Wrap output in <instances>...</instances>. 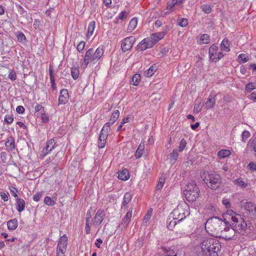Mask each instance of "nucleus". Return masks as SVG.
<instances>
[{
  "mask_svg": "<svg viewBox=\"0 0 256 256\" xmlns=\"http://www.w3.org/2000/svg\"><path fill=\"white\" fill-rule=\"evenodd\" d=\"M231 154L230 152L228 150H221L218 154V156L222 158H224L227 156H228Z\"/></svg>",
  "mask_w": 256,
  "mask_h": 256,
  "instance_id": "obj_35",
  "label": "nucleus"
},
{
  "mask_svg": "<svg viewBox=\"0 0 256 256\" xmlns=\"http://www.w3.org/2000/svg\"><path fill=\"white\" fill-rule=\"evenodd\" d=\"M4 122L8 124H10L14 120V118L12 115H6L4 117Z\"/></svg>",
  "mask_w": 256,
  "mask_h": 256,
  "instance_id": "obj_54",
  "label": "nucleus"
},
{
  "mask_svg": "<svg viewBox=\"0 0 256 256\" xmlns=\"http://www.w3.org/2000/svg\"><path fill=\"white\" fill-rule=\"evenodd\" d=\"M178 150L177 148L174 149L172 153L170 154V158L171 161L175 162L178 156Z\"/></svg>",
  "mask_w": 256,
  "mask_h": 256,
  "instance_id": "obj_38",
  "label": "nucleus"
},
{
  "mask_svg": "<svg viewBox=\"0 0 256 256\" xmlns=\"http://www.w3.org/2000/svg\"><path fill=\"white\" fill-rule=\"evenodd\" d=\"M172 214V218L182 223L183 220L190 214L189 206L188 205H184V206H178L176 208L174 209Z\"/></svg>",
  "mask_w": 256,
  "mask_h": 256,
  "instance_id": "obj_8",
  "label": "nucleus"
},
{
  "mask_svg": "<svg viewBox=\"0 0 256 256\" xmlns=\"http://www.w3.org/2000/svg\"><path fill=\"white\" fill-rule=\"evenodd\" d=\"M201 253L204 256H218L221 244L218 240L208 238L204 240L200 244Z\"/></svg>",
  "mask_w": 256,
  "mask_h": 256,
  "instance_id": "obj_2",
  "label": "nucleus"
},
{
  "mask_svg": "<svg viewBox=\"0 0 256 256\" xmlns=\"http://www.w3.org/2000/svg\"><path fill=\"white\" fill-rule=\"evenodd\" d=\"M18 40L22 44L26 42V37L22 32H18L16 34Z\"/></svg>",
  "mask_w": 256,
  "mask_h": 256,
  "instance_id": "obj_39",
  "label": "nucleus"
},
{
  "mask_svg": "<svg viewBox=\"0 0 256 256\" xmlns=\"http://www.w3.org/2000/svg\"><path fill=\"white\" fill-rule=\"evenodd\" d=\"M224 225V220H222L217 216H213L207 220L205 224V228L210 234L218 238Z\"/></svg>",
  "mask_w": 256,
  "mask_h": 256,
  "instance_id": "obj_3",
  "label": "nucleus"
},
{
  "mask_svg": "<svg viewBox=\"0 0 256 256\" xmlns=\"http://www.w3.org/2000/svg\"><path fill=\"white\" fill-rule=\"evenodd\" d=\"M186 140L184 139H182L180 142L178 149V152H182L186 147Z\"/></svg>",
  "mask_w": 256,
  "mask_h": 256,
  "instance_id": "obj_47",
  "label": "nucleus"
},
{
  "mask_svg": "<svg viewBox=\"0 0 256 256\" xmlns=\"http://www.w3.org/2000/svg\"><path fill=\"white\" fill-rule=\"evenodd\" d=\"M71 75L74 80H77L80 75L79 70L76 67H72L70 70Z\"/></svg>",
  "mask_w": 256,
  "mask_h": 256,
  "instance_id": "obj_34",
  "label": "nucleus"
},
{
  "mask_svg": "<svg viewBox=\"0 0 256 256\" xmlns=\"http://www.w3.org/2000/svg\"><path fill=\"white\" fill-rule=\"evenodd\" d=\"M158 69V66L156 64H152L150 67L144 72V75L150 78L156 72Z\"/></svg>",
  "mask_w": 256,
  "mask_h": 256,
  "instance_id": "obj_24",
  "label": "nucleus"
},
{
  "mask_svg": "<svg viewBox=\"0 0 256 256\" xmlns=\"http://www.w3.org/2000/svg\"><path fill=\"white\" fill-rule=\"evenodd\" d=\"M177 24L182 28L186 27L188 24V20L185 18L180 19L178 20Z\"/></svg>",
  "mask_w": 256,
  "mask_h": 256,
  "instance_id": "obj_42",
  "label": "nucleus"
},
{
  "mask_svg": "<svg viewBox=\"0 0 256 256\" xmlns=\"http://www.w3.org/2000/svg\"><path fill=\"white\" fill-rule=\"evenodd\" d=\"M105 214L104 210H98L94 218V224L97 226H100L104 220Z\"/></svg>",
  "mask_w": 256,
  "mask_h": 256,
  "instance_id": "obj_16",
  "label": "nucleus"
},
{
  "mask_svg": "<svg viewBox=\"0 0 256 256\" xmlns=\"http://www.w3.org/2000/svg\"><path fill=\"white\" fill-rule=\"evenodd\" d=\"M222 228L218 238L224 239L225 240H230L232 238L235 236V231L230 226H226Z\"/></svg>",
  "mask_w": 256,
  "mask_h": 256,
  "instance_id": "obj_11",
  "label": "nucleus"
},
{
  "mask_svg": "<svg viewBox=\"0 0 256 256\" xmlns=\"http://www.w3.org/2000/svg\"><path fill=\"white\" fill-rule=\"evenodd\" d=\"M57 144L55 142L54 138H51L48 140L46 143V146L40 151V156L44 157L50 154L56 146Z\"/></svg>",
  "mask_w": 256,
  "mask_h": 256,
  "instance_id": "obj_12",
  "label": "nucleus"
},
{
  "mask_svg": "<svg viewBox=\"0 0 256 256\" xmlns=\"http://www.w3.org/2000/svg\"><path fill=\"white\" fill-rule=\"evenodd\" d=\"M69 94L66 89L64 88L60 90L58 98V104H64L68 102Z\"/></svg>",
  "mask_w": 256,
  "mask_h": 256,
  "instance_id": "obj_17",
  "label": "nucleus"
},
{
  "mask_svg": "<svg viewBox=\"0 0 256 256\" xmlns=\"http://www.w3.org/2000/svg\"><path fill=\"white\" fill-rule=\"evenodd\" d=\"M165 182V178H160L156 186V189L157 190H160L164 186Z\"/></svg>",
  "mask_w": 256,
  "mask_h": 256,
  "instance_id": "obj_43",
  "label": "nucleus"
},
{
  "mask_svg": "<svg viewBox=\"0 0 256 256\" xmlns=\"http://www.w3.org/2000/svg\"><path fill=\"white\" fill-rule=\"evenodd\" d=\"M250 136L249 132L244 130L242 134V140L243 142H246Z\"/></svg>",
  "mask_w": 256,
  "mask_h": 256,
  "instance_id": "obj_48",
  "label": "nucleus"
},
{
  "mask_svg": "<svg viewBox=\"0 0 256 256\" xmlns=\"http://www.w3.org/2000/svg\"><path fill=\"white\" fill-rule=\"evenodd\" d=\"M138 24V18L136 17L133 18L130 21L128 28L127 29L128 32H132L135 28L136 27Z\"/></svg>",
  "mask_w": 256,
  "mask_h": 256,
  "instance_id": "obj_21",
  "label": "nucleus"
},
{
  "mask_svg": "<svg viewBox=\"0 0 256 256\" xmlns=\"http://www.w3.org/2000/svg\"><path fill=\"white\" fill-rule=\"evenodd\" d=\"M118 174V178L123 180H126L130 178L128 170L126 169L120 171Z\"/></svg>",
  "mask_w": 256,
  "mask_h": 256,
  "instance_id": "obj_26",
  "label": "nucleus"
},
{
  "mask_svg": "<svg viewBox=\"0 0 256 256\" xmlns=\"http://www.w3.org/2000/svg\"><path fill=\"white\" fill-rule=\"evenodd\" d=\"M48 72H49V74L50 76V82H52V83L54 84V74H53L54 70H53V66L51 64L50 65Z\"/></svg>",
  "mask_w": 256,
  "mask_h": 256,
  "instance_id": "obj_52",
  "label": "nucleus"
},
{
  "mask_svg": "<svg viewBox=\"0 0 256 256\" xmlns=\"http://www.w3.org/2000/svg\"><path fill=\"white\" fill-rule=\"evenodd\" d=\"M120 114V113L119 110H115L112 112V113L110 116V119L111 120H113L114 122H116L117 120L118 119V118H119Z\"/></svg>",
  "mask_w": 256,
  "mask_h": 256,
  "instance_id": "obj_40",
  "label": "nucleus"
},
{
  "mask_svg": "<svg viewBox=\"0 0 256 256\" xmlns=\"http://www.w3.org/2000/svg\"><path fill=\"white\" fill-rule=\"evenodd\" d=\"M256 88V84L253 82H248L246 85V90L248 92H250Z\"/></svg>",
  "mask_w": 256,
  "mask_h": 256,
  "instance_id": "obj_41",
  "label": "nucleus"
},
{
  "mask_svg": "<svg viewBox=\"0 0 256 256\" xmlns=\"http://www.w3.org/2000/svg\"><path fill=\"white\" fill-rule=\"evenodd\" d=\"M168 48L167 47L163 48L160 50V54H162L161 56H163L166 54L168 52Z\"/></svg>",
  "mask_w": 256,
  "mask_h": 256,
  "instance_id": "obj_64",
  "label": "nucleus"
},
{
  "mask_svg": "<svg viewBox=\"0 0 256 256\" xmlns=\"http://www.w3.org/2000/svg\"><path fill=\"white\" fill-rule=\"evenodd\" d=\"M136 42V38L132 36H128L122 41L121 48L123 52L130 50L133 44Z\"/></svg>",
  "mask_w": 256,
  "mask_h": 256,
  "instance_id": "obj_13",
  "label": "nucleus"
},
{
  "mask_svg": "<svg viewBox=\"0 0 256 256\" xmlns=\"http://www.w3.org/2000/svg\"><path fill=\"white\" fill-rule=\"evenodd\" d=\"M230 46V41L226 38H224L222 40L220 46V48L221 50H224L226 52L230 51V49L229 48Z\"/></svg>",
  "mask_w": 256,
  "mask_h": 256,
  "instance_id": "obj_27",
  "label": "nucleus"
},
{
  "mask_svg": "<svg viewBox=\"0 0 256 256\" xmlns=\"http://www.w3.org/2000/svg\"><path fill=\"white\" fill-rule=\"evenodd\" d=\"M104 53V46L98 47L94 52V49L92 48L88 50L84 57V64H82L83 68H86L90 62L94 64L97 62L103 56Z\"/></svg>",
  "mask_w": 256,
  "mask_h": 256,
  "instance_id": "obj_5",
  "label": "nucleus"
},
{
  "mask_svg": "<svg viewBox=\"0 0 256 256\" xmlns=\"http://www.w3.org/2000/svg\"><path fill=\"white\" fill-rule=\"evenodd\" d=\"M16 200L17 210L19 212H22L25 208L26 203L24 200L23 199L19 198H16Z\"/></svg>",
  "mask_w": 256,
  "mask_h": 256,
  "instance_id": "obj_19",
  "label": "nucleus"
},
{
  "mask_svg": "<svg viewBox=\"0 0 256 256\" xmlns=\"http://www.w3.org/2000/svg\"><path fill=\"white\" fill-rule=\"evenodd\" d=\"M140 79H141L140 75L138 74H136L133 76L130 82L134 86H138L139 84V82H140Z\"/></svg>",
  "mask_w": 256,
  "mask_h": 256,
  "instance_id": "obj_32",
  "label": "nucleus"
},
{
  "mask_svg": "<svg viewBox=\"0 0 256 256\" xmlns=\"http://www.w3.org/2000/svg\"><path fill=\"white\" fill-rule=\"evenodd\" d=\"M5 146L10 151H12V150L15 149L16 146L14 140L12 136H10L7 138V140L6 142Z\"/></svg>",
  "mask_w": 256,
  "mask_h": 256,
  "instance_id": "obj_20",
  "label": "nucleus"
},
{
  "mask_svg": "<svg viewBox=\"0 0 256 256\" xmlns=\"http://www.w3.org/2000/svg\"><path fill=\"white\" fill-rule=\"evenodd\" d=\"M148 38H144L142 40L137 46L136 50L140 51H144L147 48H152V44L148 40Z\"/></svg>",
  "mask_w": 256,
  "mask_h": 256,
  "instance_id": "obj_18",
  "label": "nucleus"
},
{
  "mask_svg": "<svg viewBox=\"0 0 256 256\" xmlns=\"http://www.w3.org/2000/svg\"><path fill=\"white\" fill-rule=\"evenodd\" d=\"M200 176L206 186L212 190L218 189L222 184L220 175L214 171L204 172L201 173Z\"/></svg>",
  "mask_w": 256,
  "mask_h": 256,
  "instance_id": "obj_4",
  "label": "nucleus"
},
{
  "mask_svg": "<svg viewBox=\"0 0 256 256\" xmlns=\"http://www.w3.org/2000/svg\"><path fill=\"white\" fill-rule=\"evenodd\" d=\"M167 32L168 31L166 30L160 32L153 33L150 35V38H148V40L150 44H152V47L159 40L164 38Z\"/></svg>",
  "mask_w": 256,
  "mask_h": 256,
  "instance_id": "obj_14",
  "label": "nucleus"
},
{
  "mask_svg": "<svg viewBox=\"0 0 256 256\" xmlns=\"http://www.w3.org/2000/svg\"><path fill=\"white\" fill-rule=\"evenodd\" d=\"M210 42V36L208 34H203L201 36L199 43L200 44H207Z\"/></svg>",
  "mask_w": 256,
  "mask_h": 256,
  "instance_id": "obj_36",
  "label": "nucleus"
},
{
  "mask_svg": "<svg viewBox=\"0 0 256 256\" xmlns=\"http://www.w3.org/2000/svg\"><path fill=\"white\" fill-rule=\"evenodd\" d=\"M238 60H241L242 62H246L249 60V58L244 54H241L238 56Z\"/></svg>",
  "mask_w": 256,
  "mask_h": 256,
  "instance_id": "obj_49",
  "label": "nucleus"
},
{
  "mask_svg": "<svg viewBox=\"0 0 256 256\" xmlns=\"http://www.w3.org/2000/svg\"><path fill=\"white\" fill-rule=\"evenodd\" d=\"M106 140L103 139H99L98 142V147L99 148H102L105 146Z\"/></svg>",
  "mask_w": 256,
  "mask_h": 256,
  "instance_id": "obj_59",
  "label": "nucleus"
},
{
  "mask_svg": "<svg viewBox=\"0 0 256 256\" xmlns=\"http://www.w3.org/2000/svg\"><path fill=\"white\" fill-rule=\"evenodd\" d=\"M44 195V192H38L36 193L33 196V200L34 201L38 202L40 200L41 198Z\"/></svg>",
  "mask_w": 256,
  "mask_h": 256,
  "instance_id": "obj_46",
  "label": "nucleus"
},
{
  "mask_svg": "<svg viewBox=\"0 0 256 256\" xmlns=\"http://www.w3.org/2000/svg\"><path fill=\"white\" fill-rule=\"evenodd\" d=\"M129 119H130V118L129 117H126V118H124L122 119V122H121L120 125L118 126V128H117V131H120L122 128V127L123 125L126 124V123H127L129 122Z\"/></svg>",
  "mask_w": 256,
  "mask_h": 256,
  "instance_id": "obj_55",
  "label": "nucleus"
},
{
  "mask_svg": "<svg viewBox=\"0 0 256 256\" xmlns=\"http://www.w3.org/2000/svg\"><path fill=\"white\" fill-rule=\"evenodd\" d=\"M202 110V107L200 106V104H195L194 106V111L195 113L198 114Z\"/></svg>",
  "mask_w": 256,
  "mask_h": 256,
  "instance_id": "obj_61",
  "label": "nucleus"
},
{
  "mask_svg": "<svg viewBox=\"0 0 256 256\" xmlns=\"http://www.w3.org/2000/svg\"><path fill=\"white\" fill-rule=\"evenodd\" d=\"M144 142H141L139 146H138V148L135 152V154H134L135 157L136 158H140L142 156V154H144L143 152L144 151Z\"/></svg>",
  "mask_w": 256,
  "mask_h": 256,
  "instance_id": "obj_22",
  "label": "nucleus"
},
{
  "mask_svg": "<svg viewBox=\"0 0 256 256\" xmlns=\"http://www.w3.org/2000/svg\"><path fill=\"white\" fill-rule=\"evenodd\" d=\"M8 228L12 230H16L18 226V222L16 218H14L7 222Z\"/></svg>",
  "mask_w": 256,
  "mask_h": 256,
  "instance_id": "obj_23",
  "label": "nucleus"
},
{
  "mask_svg": "<svg viewBox=\"0 0 256 256\" xmlns=\"http://www.w3.org/2000/svg\"><path fill=\"white\" fill-rule=\"evenodd\" d=\"M200 190L194 182L188 184L184 190L186 199L188 202H194L198 197Z\"/></svg>",
  "mask_w": 256,
  "mask_h": 256,
  "instance_id": "obj_7",
  "label": "nucleus"
},
{
  "mask_svg": "<svg viewBox=\"0 0 256 256\" xmlns=\"http://www.w3.org/2000/svg\"><path fill=\"white\" fill-rule=\"evenodd\" d=\"M110 130V128H102L100 130L98 138L106 140Z\"/></svg>",
  "mask_w": 256,
  "mask_h": 256,
  "instance_id": "obj_25",
  "label": "nucleus"
},
{
  "mask_svg": "<svg viewBox=\"0 0 256 256\" xmlns=\"http://www.w3.org/2000/svg\"><path fill=\"white\" fill-rule=\"evenodd\" d=\"M247 168L250 171H256V162H250L248 165Z\"/></svg>",
  "mask_w": 256,
  "mask_h": 256,
  "instance_id": "obj_50",
  "label": "nucleus"
},
{
  "mask_svg": "<svg viewBox=\"0 0 256 256\" xmlns=\"http://www.w3.org/2000/svg\"><path fill=\"white\" fill-rule=\"evenodd\" d=\"M114 122H115L114 121L111 120L110 118L109 121L106 122L102 128H110V126L112 125Z\"/></svg>",
  "mask_w": 256,
  "mask_h": 256,
  "instance_id": "obj_63",
  "label": "nucleus"
},
{
  "mask_svg": "<svg viewBox=\"0 0 256 256\" xmlns=\"http://www.w3.org/2000/svg\"><path fill=\"white\" fill-rule=\"evenodd\" d=\"M84 46L85 42L84 41H81L77 46V50L80 52H81L84 50Z\"/></svg>",
  "mask_w": 256,
  "mask_h": 256,
  "instance_id": "obj_56",
  "label": "nucleus"
},
{
  "mask_svg": "<svg viewBox=\"0 0 256 256\" xmlns=\"http://www.w3.org/2000/svg\"><path fill=\"white\" fill-rule=\"evenodd\" d=\"M10 192L11 194L16 199V198H18L17 192H18V190L14 186H10Z\"/></svg>",
  "mask_w": 256,
  "mask_h": 256,
  "instance_id": "obj_53",
  "label": "nucleus"
},
{
  "mask_svg": "<svg viewBox=\"0 0 256 256\" xmlns=\"http://www.w3.org/2000/svg\"><path fill=\"white\" fill-rule=\"evenodd\" d=\"M234 184L240 188L244 189L248 186V183L244 182L242 178L236 179L234 180Z\"/></svg>",
  "mask_w": 256,
  "mask_h": 256,
  "instance_id": "obj_33",
  "label": "nucleus"
},
{
  "mask_svg": "<svg viewBox=\"0 0 256 256\" xmlns=\"http://www.w3.org/2000/svg\"><path fill=\"white\" fill-rule=\"evenodd\" d=\"M56 198H55V200H52V198L48 196H46L44 199V203L48 206H54L56 204Z\"/></svg>",
  "mask_w": 256,
  "mask_h": 256,
  "instance_id": "obj_37",
  "label": "nucleus"
},
{
  "mask_svg": "<svg viewBox=\"0 0 256 256\" xmlns=\"http://www.w3.org/2000/svg\"><path fill=\"white\" fill-rule=\"evenodd\" d=\"M68 238L66 234L60 236L58 240L56 256H65L68 246Z\"/></svg>",
  "mask_w": 256,
  "mask_h": 256,
  "instance_id": "obj_9",
  "label": "nucleus"
},
{
  "mask_svg": "<svg viewBox=\"0 0 256 256\" xmlns=\"http://www.w3.org/2000/svg\"><path fill=\"white\" fill-rule=\"evenodd\" d=\"M35 110V115L37 117H39V116L45 112L44 108L40 104H38L34 108Z\"/></svg>",
  "mask_w": 256,
  "mask_h": 256,
  "instance_id": "obj_30",
  "label": "nucleus"
},
{
  "mask_svg": "<svg viewBox=\"0 0 256 256\" xmlns=\"http://www.w3.org/2000/svg\"><path fill=\"white\" fill-rule=\"evenodd\" d=\"M96 26V22L94 21H92L89 23L88 28V32L86 34V38H89L90 36L92 34L93 32L95 29Z\"/></svg>",
  "mask_w": 256,
  "mask_h": 256,
  "instance_id": "obj_28",
  "label": "nucleus"
},
{
  "mask_svg": "<svg viewBox=\"0 0 256 256\" xmlns=\"http://www.w3.org/2000/svg\"><path fill=\"white\" fill-rule=\"evenodd\" d=\"M132 198V196L130 193L126 192L124 194L123 201H122V205L121 207V209L123 208V206H126L131 200Z\"/></svg>",
  "mask_w": 256,
  "mask_h": 256,
  "instance_id": "obj_29",
  "label": "nucleus"
},
{
  "mask_svg": "<svg viewBox=\"0 0 256 256\" xmlns=\"http://www.w3.org/2000/svg\"><path fill=\"white\" fill-rule=\"evenodd\" d=\"M132 212V208H130L128 210V212L126 213L124 217L122 219L120 224L118 226V228L122 230L126 228L130 221Z\"/></svg>",
  "mask_w": 256,
  "mask_h": 256,
  "instance_id": "obj_15",
  "label": "nucleus"
},
{
  "mask_svg": "<svg viewBox=\"0 0 256 256\" xmlns=\"http://www.w3.org/2000/svg\"><path fill=\"white\" fill-rule=\"evenodd\" d=\"M210 96L206 102V108L208 109L214 108L216 104V99L214 98H211Z\"/></svg>",
  "mask_w": 256,
  "mask_h": 256,
  "instance_id": "obj_31",
  "label": "nucleus"
},
{
  "mask_svg": "<svg viewBox=\"0 0 256 256\" xmlns=\"http://www.w3.org/2000/svg\"><path fill=\"white\" fill-rule=\"evenodd\" d=\"M222 217L226 226H230L235 232H237L243 234L246 232L247 224L240 214H237L232 210H229L222 214Z\"/></svg>",
  "mask_w": 256,
  "mask_h": 256,
  "instance_id": "obj_1",
  "label": "nucleus"
},
{
  "mask_svg": "<svg viewBox=\"0 0 256 256\" xmlns=\"http://www.w3.org/2000/svg\"><path fill=\"white\" fill-rule=\"evenodd\" d=\"M16 111L18 113L22 114L24 113L25 109L23 106H19L16 108Z\"/></svg>",
  "mask_w": 256,
  "mask_h": 256,
  "instance_id": "obj_62",
  "label": "nucleus"
},
{
  "mask_svg": "<svg viewBox=\"0 0 256 256\" xmlns=\"http://www.w3.org/2000/svg\"><path fill=\"white\" fill-rule=\"evenodd\" d=\"M177 252L172 249L169 248L166 250L163 254V256H176Z\"/></svg>",
  "mask_w": 256,
  "mask_h": 256,
  "instance_id": "obj_44",
  "label": "nucleus"
},
{
  "mask_svg": "<svg viewBox=\"0 0 256 256\" xmlns=\"http://www.w3.org/2000/svg\"><path fill=\"white\" fill-rule=\"evenodd\" d=\"M39 116L40 117L42 120L43 122L47 123L49 122V118L48 116L46 114L45 112L40 115Z\"/></svg>",
  "mask_w": 256,
  "mask_h": 256,
  "instance_id": "obj_58",
  "label": "nucleus"
},
{
  "mask_svg": "<svg viewBox=\"0 0 256 256\" xmlns=\"http://www.w3.org/2000/svg\"><path fill=\"white\" fill-rule=\"evenodd\" d=\"M167 228L168 230H172L176 228L175 236L176 238H180L185 234L186 225L178 222L176 219L170 216L167 220Z\"/></svg>",
  "mask_w": 256,
  "mask_h": 256,
  "instance_id": "obj_6",
  "label": "nucleus"
},
{
  "mask_svg": "<svg viewBox=\"0 0 256 256\" xmlns=\"http://www.w3.org/2000/svg\"><path fill=\"white\" fill-rule=\"evenodd\" d=\"M0 196L4 202H7L8 200V194L3 191L0 192Z\"/></svg>",
  "mask_w": 256,
  "mask_h": 256,
  "instance_id": "obj_60",
  "label": "nucleus"
},
{
  "mask_svg": "<svg viewBox=\"0 0 256 256\" xmlns=\"http://www.w3.org/2000/svg\"><path fill=\"white\" fill-rule=\"evenodd\" d=\"M203 12L206 14H208L212 12V8L210 5L204 4L201 6Z\"/></svg>",
  "mask_w": 256,
  "mask_h": 256,
  "instance_id": "obj_45",
  "label": "nucleus"
},
{
  "mask_svg": "<svg viewBox=\"0 0 256 256\" xmlns=\"http://www.w3.org/2000/svg\"><path fill=\"white\" fill-rule=\"evenodd\" d=\"M218 50V46L214 44L212 45L209 48V57L210 60L212 62H218L224 56L222 52H217Z\"/></svg>",
  "mask_w": 256,
  "mask_h": 256,
  "instance_id": "obj_10",
  "label": "nucleus"
},
{
  "mask_svg": "<svg viewBox=\"0 0 256 256\" xmlns=\"http://www.w3.org/2000/svg\"><path fill=\"white\" fill-rule=\"evenodd\" d=\"M128 12L126 11L122 12L116 18L117 20H122L126 18V16L128 14Z\"/></svg>",
  "mask_w": 256,
  "mask_h": 256,
  "instance_id": "obj_57",
  "label": "nucleus"
},
{
  "mask_svg": "<svg viewBox=\"0 0 256 256\" xmlns=\"http://www.w3.org/2000/svg\"><path fill=\"white\" fill-rule=\"evenodd\" d=\"M8 78L12 81L16 80V72L14 70H10L9 72Z\"/></svg>",
  "mask_w": 256,
  "mask_h": 256,
  "instance_id": "obj_51",
  "label": "nucleus"
}]
</instances>
